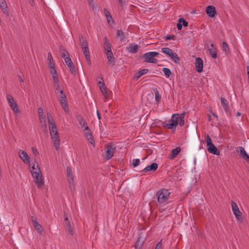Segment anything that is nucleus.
<instances>
[{"label":"nucleus","mask_w":249,"mask_h":249,"mask_svg":"<svg viewBox=\"0 0 249 249\" xmlns=\"http://www.w3.org/2000/svg\"><path fill=\"white\" fill-rule=\"evenodd\" d=\"M48 120L50 136L53 140V146L56 150H59L60 138L56 126L50 114H48Z\"/></svg>","instance_id":"nucleus-1"},{"label":"nucleus","mask_w":249,"mask_h":249,"mask_svg":"<svg viewBox=\"0 0 249 249\" xmlns=\"http://www.w3.org/2000/svg\"><path fill=\"white\" fill-rule=\"evenodd\" d=\"M185 113L183 112L181 114H174L171 118L168 121V123L164 124V126L168 129L176 130L178 124L182 126L184 124V116Z\"/></svg>","instance_id":"nucleus-2"},{"label":"nucleus","mask_w":249,"mask_h":249,"mask_svg":"<svg viewBox=\"0 0 249 249\" xmlns=\"http://www.w3.org/2000/svg\"><path fill=\"white\" fill-rule=\"evenodd\" d=\"M32 176L38 188H41L44 185V179L38 163L35 161L32 166L31 170Z\"/></svg>","instance_id":"nucleus-3"},{"label":"nucleus","mask_w":249,"mask_h":249,"mask_svg":"<svg viewBox=\"0 0 249 249\" xmlns=\"http://www.w3.org/2000/svg\"><path fill=\"white\" fill-rule=\"evenodd\" d=\"M170 193L169 190L165 189H161L156 193V197L159 203L165 204L167 203Z\"/></svg>","instance_id":"nucleus-4"},{"label":"nucleus","mask_w":249,"mask_h":249,"mask_svg":"<svg viewBox=\"0 0 249 249\" xmlns=\"http://www.w3.org/2000/svg\"><path fill=\"white\" fill-rule=\"evenodd\" d=\"M159 54V53L156 52H150L144 53L142 58L144 59V61L147 63H157V59L155 57L157 56Z\"/></svg>","instance_id":"nucleus-5"},{"label":"nucleus","mask_w":249,"mask_h":249,"mask_svg":"<svg viewBox=\"0 0 249 249\" xmlns=\"http://www.w3.org/2000/svg\"><path fill=\"white\" fill-rule=\"evenodd\" d=\"M67 177L68 182L69 184V187L71 192H72L74 190V181L73 178V176L72 175V172L71 167H67Z\"/></svg>","instance_id":"nucleus-6"},{"label":"nucleus","mask_w":249,"mask_h":249,"mask_svg":"<svg viewBox=\"0 0 249 249\" xmlns=\"http://www.w3.org/2000/svg\"><path fill=\"white\" fill-rule=\"evenodd\" d=\"M231 205L232 210L236 219L241 221L243 220L242 213L240 211L237 204L234 201H232Z\"/></svg>","instance_id":"nucleus-7"},{"label":"nucleus","mask_w":249,"mask_h":249,"mask_svg":"<svg viewBox=\"0 0 249 249\" xmlns=\"http://www.w3.org/2000/svg\"><path fill=\"white\" fill-rule=\"evenodd\" d=\"M115 151V147L110 143L106 146V160H110L114 155Z\"/></svg>","instance_id":"nucleus-8"},{"label":"nucleus","mask_w":249,"mask_h":249,"mask_svg":"<svg viewBox=\"0 0 249 249\" xmlns=\"http://www.w3.org/2000/svg\"><path fill=\"white\" fill-rule=\"evenodd\" d=\"M6 98L13 112H14L15 113H17L18 112H19L17 104L14 101V99L12 95L10 94L7 95Z\"/></svg>","instance_id":"nucleus-9"},{"label":"nucleus","mask_w":249,"mask_h":249,"mask_svg":"<svg viewBox=\"0 0 249 249\" xmlns=\"http://www.w3.org/2000/svg\"><path fill=\"white\" fill-rule=\"evenodd\" d=\"M195 66L196 68V71L200 73L203 71V63L202 59L200 57H197L195 60Z\"/></svg>","instance_id":"nucleus-10"},{"label":"nucleus","mask_w":249,"mask_h":249,"mask_svg":"<svg viewBox=\"0 0 249 249\" xmlns=\"http://www.w3.org/2000/svg\"><path fill=\"white\" fill-rule=\"evenodd\" d=\"M31 218L34 227L39 233L41 234L43 231V228L42 226L39 223H38L35 217L32 216Z\"/></svg>","instance_id":"nucleus-11"},{"label":"nucleus","mask_w":249,"mask_h":249,"mask_svg":"<svg viewBox=\"0 0 249 249\" xmlns=\"http://www.w3.org/2000/svg\"><path fill=\"white\" fill-rule=\"evenodd\" d=\"M158 167V165L157 163H152L151 165L146 166L145 168L142 170L143 173H147L150 171L154 172Z\"/></svg>","instance_id":"nucleus-12"},{"label":"nucleus","mask_w":249,"mask_h":249,"mask_svg":"<svg viewBox=\"0 0 249 249\" xmlns=\"http://www.w3.org/2000/svg\"><path fill=\"white\" fill-rule=\"evenodd\" d=\"M19 156L22 160V161L26 164H29L30 162L29 157L27 153L24 151H20L19 152Z\"/></svg>","instance_id":"nucleus-13"},{"label":"nucleus","mask_w":249,"mask_h":249,"mask_svg":"<svg viewBox=\"0 0 249 249\" xmlns=\"http://www.w3.org/2000/svg\"><path fill=\"white\" fill-rule=\"evenodd\" d=\"M237 153L243 159H249V156L247 154L244 148L242 146L237 147L236 148Z\"/></svg>","instance_id":"nucleus-14"},{"label":"nucleus","mask_w":249,"mask_h":249,"mask_svg":"<svg viewBox=\"0 0 249 249\" xmlns=\"http://www.w3.org/2000/svg\"><path fill=\"white\" fill-rule=\"evenodd\" d=\"M206 12L208 16L211 18H213L216 15L215 8L212 5H209L206 8Z\"/></svg>","instance_id":"nucleus-15"},{"label":"nucleus","mask_w":249,"mask_h":249,"mask_svg":"<svg viewBox=\"0 0 249 249\" xmlns=\"http://www.w3.org/2000/svg\"><path fill=\"white\" fill-rule=\"evenodd\" d=\"M106 54L107 55V58L108 60L109 65L113 66L115 65V59L113 56L112 51L109 52L108 51L107 52H106Z\"/></svg>","instance_id":"nucleus-16"},{"label":"nucleus","mask_w":249,"mask_h":249,"mask_svg":"<svg viewBox=\"0 0 249 249\" xmlns=\"http://www.w3.org/2000/svg\"><path fill=\"white\" fill-rule=\"evenodd\" d=\"M208 148L207 150L210 153L216 155H219L220 154L219 151H218V149L216 148V147L213 144H210L207 146Z\"/></svg>","instance_id":"nucleus-17"},{"label":"nucleus","mask_w":249,"mask_h":249,"mask_svg":"<svg viewBox=\"0 0 249 249\" xmlns=\"http://www.w3.org/2000/svg\"><path fill=\"white\" fill-rule=\"evenodd\" d=\"M220 100L221 104L224 108V110L228 115H230V113L229 107V103L227 100L223 97H221Z\"/></svg>","instance_id":"nucleus-18"},{"label":"nucleus","mask_w":249,"mask_h":249,"mask_svg":"<svg viewBox=\"0 0 249 249\" xmlns=\"http://www.w3.org/2000/svg\"><path fill=\"white\" fill-rule=\"evenodd\" d=\"M104 12L107 18V23L110 25H112L114 23V20H113L110 13L106 8L104 9Z\"/></svg>","instance_id":"nucleus-19"},{"label":"nucleus","mask_w":249,"mask_h":249,"mask_svg":"<svg viewBox=\"0 0 249 249\" xmlns=\"http://www.w3.org/2000/svg\"><path fill=\"white\" fill-rule=\"evenodd\" d=\"M139 46L136 44H130L126 47V50L128 52L131 53H136L138 52Z\"/></svg>","instance_id":"nucleus-20"},{"label":"nucleus","mask_w":249,"mask_h":249,"mask_svg":"<svg viewBox=\"0 0 249 249\" xmlns=\"http://www.w3.org/2000/svg\"><path fill=\"white\" fill-rule=\"evenodd\" d=\"M181 151V148L179 147H177L175 149H173L170 155H169V159L170 160H173L175 159L178 154Z\"/></svg>","instance_id":"nucleus-21"},{"label":"nucleus","mask_w":249,"mask_h":249,"mask_svg":"<svg viewBox=\"0 0 249 249\" xmlns=\"http://www.w3.org/2000/svg\"><path fill=\"white\" fill-rule=\"evenodd\" d=\"M0 8L7 16H9V13L7 10V4L5 0H0Z\"/></svg>","instance_id":"nucleus-22"},{"label":"nucleus","mask_w":249,"mask_h":249,"mask_svg":"<svg viewBox=\"0 0 249 249\" xmlns=\"http://www.w3.org/2000/svg\"><path fill=\"white\" fill-rule=\"evenodd\" d=\"M211 46L212 47V48H209L208 49L209 53L213 58H217V52L216 48L214 47V45L213 43L211 44Z\"/></svg>","instance_id":"nucleus-23"},{"label":"nucleus","mask_w":249,"mask_h":249,"mask_svg":"<svg viewBox=\"0 0 249 249\" xmlns=\"http://www.w3.org/2000/svg\"><path fill=\"white\" fill-rule=\"evenodd\" d=\"M149 70L147 69H142L141 71H140L139 72H138L135 75L134 78L138 80L139 79L142 75L146 74L148 73Z\"/></svg>","instance_id":"nucleus-24"},{"label":"nucleus","mask_w":249,"mask_h":249,"mask_svg":"<svg viewBox=\"0 0 249 249\" xmlns=\"http://www.w3.org/2000/svg\"><path fill=\"white\" fill-rule=\"evenodd\" d=\"M79 39L82 49L84 48L85 47H89L88 44L86 39L83 37L82 35L79 36Z\"/></svg>","instance_id":"nucleus-25"},{"label":"nucleus","mask_w":249,"mask_h":249,"mask_svg":"<svg viewBox=\"0 0 249 249\" xmlns=\"http://www.w3.org/2000/svg\"><path fill=\"white\" fill-rule=\"evenodd\" d=\"M82 49L83 50L84 54L86 57V60L89 64H90V54L89 47H85Z\"/></svg>","instance_id":"nucleus-26"},{"label":"nucleus","mask_w":249,"mask_h":249,"mask_svg":"<svg viewBox=\"0 0 249 249\" xmlns=\"http://www.w3.org/2000/svg\"><path fill=\"white\" fill-rule=\"evenodd\" d=\"M77 120L79 122V124L81 125V126L83 128L85 127L86 125H88L87 123L84 120L83 118L81 115H78L77 116Z\"/></svg>","instance_id":"nucleus-27"},{"label":"nucleus","mask_w":249,"mask_h":249,"mask_svg":"<svg viewBox=\"0 0 249 249\" xmlns=\"http://www.w3.org/2000/svg\"><path fill=\"white\" fill-rule=\"evenodd\" d=\"M40 123L41 126L43 127L46 131H47V124L46 122V117L45 115L39 116Z\"/></svg>","instance_id":"nucleus-28"},{"label":"nucleus","mask_w":249,"mask_h":249,"mask_svg":"<svg viewBox=\"0 0 249 249\" xmlns=\"http://www.w3.org/2000/svg\"><path fill=\"white\" fill-rule=\"evenodd\" d=\"M161 52L169 57H170L172 53H174L173 51L169 48H162L161 49Z\"/></svg>","instance_id":"nucleus-29"},{"label":"nucleus","mask_w":249,"mask_h":249,"mask_svg":"<svg viewBox=\"0 0 249 249\" xmlns=\"http://www.w3.org/2000/svg\"><path fill=\"white\" fill-rule=\"evenodd\" d=\"M170 57H171L174 62L176 64H178L180 62V59L178 56V54L175 53H172V55Z\"/></svg>","instance_id":"nucleus-30"},{"label":"nucleus","mask_w":249,"mask_h":249,"mask_svg":"<svg viewBox=\"0 0 249 249\" xmlns=\"http://www.w3.org/2000/svg\"><path fill=\"white\" fill-rule=\"evenodd\" d=\"M117 37L119 38L120 41L123 42L125 38L124 32L121 30H118L117 32Z\"/></svg>","instance_id":"nucleus-31"},{"label":"nucleus","mask_w":249,"mask_h":249,"mask_svg":"<svg viewBox=\"0 0 249 249\" xmlns=\"http://www.w3.org/2000/svg\"><path fill=\"white\" fill-rule=\"evenodd\" d=\"M105 41L104 43V49L105 50V53L107 52L108 51L109 52L112 51L111 48V45L108 42L107 38L105 39Z\"/></svg>","instance_id":"nucleus-32"},{"label":"nucleus","mask_w":249,"mask_h":249,"mask_svg":"<svg viewBox=\"0 0 249 249\" xmlns=\"http://www.w3.org/2000/svg\"><path fill=\"white\" fill-rule=\"evenodd\" d=\"M154 91L155 94V100H156V102L158 104H159L160 102V100H161V96L159 92L157 89H154Z\"/></svg>","instance_id":"nucleus-33"},{"label":"nucleus","mask_w":249,"mask_h":249,"mask_svg":"<svg viewBox=\"0 0 249 249\" xmlns=\"http://www.w3.org/2000/svg\"><path fill=\"white\" fill-rule=\"evenodd\" d=\"M68 67L69 69L70 72L73 74H74L76 73V70L75 69V67L72 62L70 64H67Z\"/></svg>","instance_id":"nucleus-34"},{"label":"nucleus","mask_w":249,"mask_h":249,"mask_svg":"<svg viewBox=\"0 0 249 249\" xmlns=\"http://www.w3.org/2000/svg\"><path fill=\"white\" fill-rule=\"evenodd\" d=\"M58 97L60 102L63 101L64 100H67L66 96L64 93L63 90H60V92L58 93Z\"/></svg>","instance_id":"nucleus-35"},{"label":"nucleus","mask_w":249,"mask_h":249,"mask_svg":"<svg viewBox=\"0 0 249 249\" xmlns=\"http://www.w3.org/2000/svg\"><path fill=\"white\" fill-rule=\"evenodd\" d=\"M83 131L85 134L86 138L89 137H90V135H92V133L88 125L86 126L84 129L83 130Z\"/></svg>","instance_id":"nucleus-36"},{"label":"nucleus","mask_w":249,"mask_h":249,"mask_svg":"<svg viewBox=\"0 0 249 249\" xmlns=\"http://www.w3.org/2000/svg\"><path fill=\"white\" fill-rule=\"evenodd\" d=\"M162 71L167 78H169L172 74L171 70L168 68H163Z\"/></svg>","instance_id":"nucleus-37"},{"label":"nucleus","mask_w":249,"mask_h":249,"mask_svg":"<svg viewBox=\"0 0 249 249\" xmlns=\"http://www.w3.org/2000/svg\"><path fill=\"white\" fill-rule=\"evenodd\" d=\"M61 105L65 111L68 112L69 111L67 100H64L63 101L60 102Z\"/></svg>","instance_id":"nucleus-38"},{"label":"nucleus","mask_w":249,"mask_h":249,"mask_svg":"<svg viewBox=\"0 0 249 249\" xmlns=\"http://www.w3.org/2000/svg\"><path fill=\"white\" fill-rule=\"evenodd\" d=\"M60 53L61 54V56L63 58H65L67 55H69V53L66 51L64 48H60Z\"/></svg>","instance_id":"nucleus-39"},{"label":"nucleus","mask_w":249,"mask_h":249,"mask_svg":"<svg viewBox=\"0 0 249 249\" xmlns=\"http://www.w3.org/2000/svg\"><path fill=\"white\" fill-rule=\"evenodd\" d=\"M222 48L223 50L226 52V53H228L230 52V49L227 43L225 42H223L222 43Z\"/></svg>","instance_id":"nucleus-40"},{"label":"nucleus","mask_w":249,"mask_h":249,"mask_svg":"<svg viewBox=\"0 0 249 249\" xmlns=\"http://www.w3.org/2000/svg\"><path fill=\"white\" fill-rule=\"evenodd\" d=\"M50 69V73L51 74V75H55L56 74H57V71H56V69L55 68V67L54 66H51L50 67V68H49Z\"/></svg>","instance_id":"nucleus-41"},{"label":"nucleus","mask_w":249,"mask_h":249,"mask_svg":"<svg viewBox=\"0 0 249 249\" xmlns=\"http://www.w3.org/2000/svg\"><path fill=\"white\" fill-rule=\"evenodd\" d=\"M100 89L103 94L105 96H107V92L106 90V87L104 86V85H100L99 86Z\"/></svg>","instance_id":"nucleus-42"},{"label":"nucleus","mask_w":249,"mask_h":249,"mask_svg":"<svg viewBox=\"0 0 249 249\" xmlns=\"http://www.w3.org/2000/svg\"><path fill=\"white\" fill-rule=\"evenodd\" d=\"M87 138V140H88V141H89V142L91 144H92V145H93V146H95V141H94V139H93V136H92V135H90V137H88V138Z\"/></svg>","instance_id":"nucleus-43"},{"label":"nucleus","mask_w":249,"mask_h":249,"mask_svg":"<svg viewBox=\"0 0 249 249\" xmlns=\"http://www.w3.org/2000/svg\"><path fill=\"white\" fill-rule=\"evenodd\" d=\"M52 76L53 77V80L54 84H57L58 83H59L58 74H56L55 75H52Z\"/></svg>","instance_id":"nucleus-44"},{"label":"nucleus","mask_w":249,"mask_h":249,"mask_svg":"<svg viewBox=\"0 0 249 249\" xmlns=\"http://www.w3.org/2000/svg\"><path fill=\"white\" fill-rule=\"evenodd\" d=\"M140 162V160L139 159H135L133 160L132 165L134 167H135L138 166L139 165Z\"/></svg>","instance_id":"nucleus-45"},{"label":"nucleus","mask_w":249,"mask_h":249,"mask_svg":"<svg viewBox=\"0 0 249 249\" xmlns=\"http://www.w3.org/2000/svg\"><path fill=\"white\" fill-rule=\"evenodd\" d=\"M178 21L180 22L182 24V26H184V27H186L188 25V22L186 21L183 18H179Z\"/></svg>","instance_id":"nucleus-46"},{"label":"nucleus","mask_w":249,"mask_h":249,"mask_svg":"<svg viewBox=\"0 0 249 249\" xmlns=\"http://www.w3.org/2000/svg\"><path fill=\"white\" fill-rule=\"evenodd\" d=\"M206 143H207V146H208V145L213 143L212 142L211 138V137H210V136L209 135H207L206 136Z\"/></svg>","instance_id":"nucleus-47"},{"label":"nucleus","mask_w":249,"mask_h":249,"mask_svg":"<svg viewBox=\"0 0 249 249\" xmlns=\"http://www.w3.org/2000/svg\"><path fill=\"white\" fill-rule=\"evenodd\" d=\"M64 59L65 62L67 64V65L68 64H70L71 62H72V61H71V58L70 57L69 55L66 56L65 58H64Z\"/></svg>","instance_id":"nucleus-48"},{"label":"nucleus","mask_w":249,"mask_h":249,"mask_svg":"<svg viewBox=\"0 0 249 249\" xmlns=\"http://www.w3.org/2000/svg\"><path fill=\"white\" fill-rule=\"evenodd\" d=\"M32 151L34 154L35 155V156H37L39 155V152L36 148L33 147H32Z\"/></svg>","instance_id":"nucleus-49"},{"label":"nucleus","mask_w":249,"mask_h":249,"mask_svg":"<svg viewBox=\"0 0 249 249\" xmlns=\"http://www.w3.org/2000/svg\"><path fill=\"white\" fill-rule=\"evenodd\" d=\"M38 113L39 116L44 115L43 113V109L41 107H39L38 109Z\"/></svg>","instance_id":"nucleus-50"},{"label":"nucleus","mask_w":249,"mask_h":249,"mask_svg":"<svg viewBox=\"0 0 249 249\" xmlns=\"http://www.w3.org/2000/svg\"><path fill=\"white\" fill-rule=\"evenodd\" d=\"M155 249H162L161 242H159L155 247Z\"/></svg>","instance_id":"nucleus-51"},{"label":"nucleus","mask_w":249,"mask_h":249,"mask_svg":"<svg viewBox=\"0 0 249 249\" xmlns=\"http://www.w3.org/2000/svg\"><path fill=\"white\" fill-rule=\"evenodd\" d=\"M68 226H69V232L70 234L71 235H73V230H72V229L71 228V225L70 222H68Z\"/></svg>","instance_id":"nucleus-52"},{"label":"nucleus","mask_w":249,"mask_h":249,"mask_svg":"<svg viewBox=\"0 0 249 249\" xmlns=\"http://www.w3.org/2000/svg\"><path fill=\"white\" fill-rule=\"evenodd\" d=\"M174 37V35H169V36H165V38L166 40H169L173 39Z\"/></svg>","instance_id":"nucleus-53"},{"label":"nucleus","mask_w":249,"mask_h":249,"mask_svg":"<svg viewBox=\"0 0 249 249\" xmlns=\"http://www.w3.org/2000/svg\"><path fill=\"white\" fill-rule=\"evenodd\" d=\"M48 60L49 61H53V57L50 53L48 54Z\"/></svg>","instance_id":"nucleus-54"},{"label":"nucleus","mask_w":249,"mask_h":249,"mask_svg":"<svg viewBox=\"0 0 249 249\" xmlns=\"http://www.w3.org/2000/svg\"><path fill=\"white\" fill-rule=\"evenodd\" d=\"M177 26L178 30H181L182 28V24L180 22L178 21V22L177 23Z\"/></svg>","instance_id":"nucleus-55"},{"label":"nucleus","mask_w":249,"mask_h":249,"mask_svg":"<svg viewBox=\"0 0 249 249\" xmlns=\"http://www.w3.org/2000/svg\"><path fill=\"white\" fill-rule=\"evenodd\" d=\"M55 86L56 87L55 89L58 91V93L60 92V90H61V89H60V86L59 83H58L57 84H55Z\"/></svg>","instance_id":"nucleus-56"},{"label":"nucleus","mask_w":249,"mask_h":249,"mask_svg":"<svg viewBox=\"0 0 249 249\" xmlns=\"http://www.w3.org/2000/svg\"><path fill=\"white\" fill-rule=\"evenodd\" d=\"M141 247V246H139V239H138L137 241V242L136 243V245H135V248L136 249H137V248H140Z\"/></svg>","instance_id":"nucleus-57"},{"label":"nucleus","mask_w":249,"mask_h":249,"mask_svg":"<svg viewBox=\"0 0 249 249\" xmlns=\"http://www.w3.org/2000/svg\"><path fill=\"white\" fill-rule=\"evenodd\" d=\"M18 79L20 83L24 82V79L21 76H18Z\"/></svg>","instance_id":"nucleus-58"},{"label":"nucleus","mask_w":249,"mask_h":249,"mask_svg":"<svg viewBox=\"0 0 249 249\" xmlns=\"http://www.w3.org/2000/svg\"><path fill=\"white\" fill-rule=\"evenodd\" d=\"M89 5L92 7L93 9H94V8H96L95 5L94 4L93 2H92L91 4H89Z\"/></svg>","instance_id":"nucleus-59"},{"label":"nucleus","mask_w":249,"mask_h":249,"mask_svg":"<svg viewBox=\"0 0 249 249\" xmlns=\"http://www.w3.org/2000/svg\"><path fill=\"white\" fill-rule=\"evenodd\" d=\"M89 5L92 7L93 9H94V8H96L95 5L94 4L93 2H92L91 4H89Z\"/></svg>","instance_id":"nucleus-60"},{"label":"nucleus","mask_w":249,"mask_h":249,"mask_svg":"<svg viewBox=\"0 0 249 249\" xmlns=\"http://www.w3.org/2000/svg\"><path fill=\"white\" fill-rule=\"evenodd\" d=\"M51 66H54V64L53 63V61H49V68Z\"/></svg>","instance_id":"nucleus-61"},{"label":"nucleus","mask_w":249,"mask_h":249,"mask_svg":"<svg viewBox=\"0 0 249 249\" xmlns=\"http://www.w3.org/2000/svg\"><path fill=\"white\" fill-rule=\"evenodd\" d=\"M97 115L98 119L99 120L101 119V116H100V115L99 114V111L98 110L97 111Z\"/></svg>","instance_id":"nucleus-62"},{"label":"nucleus","mask_w":249,"mask_h":249,"mask_svg":"<svg viewBox=\"0 0 249 249\" xmlns=\"http://www.w3.org/2000/svg\"><path fill=\"white\" fill-rule=\"evenodd\" d=\"M98 85H99V86L100 85H104V86H105V84H104V82H101V81H99V82H98Z\"/></svg>","instance_id":"nucleus-63"},{"label":"nucleus","mask_w":249,"mask_h":249,"mask_svg":"<svg viewBox=\"0 0 249 249\" xmlns=\"http://www.w3.org/2000/svg\"><path fill=\"white\" fill-rule=\"evenodd\" d=\"M249 73V62L248 63L247 66V74Z\"/></svg>","instance_id":"nucleus-64"}]
</instances>
